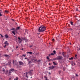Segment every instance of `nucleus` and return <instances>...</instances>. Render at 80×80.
<instances>
[{"label":"nucleus","instance_id":"7ed1b4c3","mask_svg":"<svg viewBox=\"0 0 80 80\" xmlns=\"http://www.w3.org/2000/svg\"><path fill=\"white\" fill-rule=\"evenodd\" d=\"M63 57L62 56H58L57 57V59L58 60H62Z\"/></svg>","mask_w":80,"mask_h":80},{"label":"nucleus","instance_id":"8fccbe9b","mask_svg":"<svg viewBox=\"0 0 80 80\" xmlns=\"http://www.w3.org/2000/svg\"><path fill=\"white\" fill-rule=\"evenodd\" d=\"M17 56H18V55H19V54H17V55H16Z\"/></svg>","mask_w":80,"mask_h":80},{"label":"nucleus","instance_id":"c756f323","mask_svg":"<svg viewBox=\"0 0 80 80\" xmlns=\"http://www.w3.org/2000/svg\"><path fill=\"white\" fill-rule=\"evenodd\" d=\"M69 60H73V57H72L71 58H69Z\"/></svg>","mask_w":80,"mask_h":80},{"label":"nucleus","instance_id":"de8ad7c7","mask_svg":"<svg viewBox=\"0 0 80 80\" xmlns=\"http://www.w3.org/2000/svg\"><path fill=\"white\" fill-rule=\"evenodd\" d=\"M47 76H45L44 77L45 78H47V77H46Z\"/></svg>","mask_w":80,"mask_h":80},{"label":"nucleus","instance_id":"2f4dec72","mask_svg":"<svg viewBox=\"0 0 80 80\" xmlns=\"http://www.w3.org/2000/svg\"><path fill=\"white\" fill-rule=\"evenodd\" d=\"M53 63L54 65H57V64L55 62H53Z\"/></svg>","mask_w":80,"mask_h":80},{"label":"nucleus","instance_id":"79ce46f5","mask_svg":"<svg viewBox=\"0 0 80 80\" xmlns=\"http://www.w3.org/2000/svg\"><path fill=\"white\" fill-rule=\"evenodd\" d=\"M0 35L1 36V37H2H2H3V36L2 34H1Z\"/></svg>","mask_w":80,"mask_h":80},{"label":"nucleus","instance_id":"ddd939ff","mask_svg":"<svg viewBox=\"0 0 80 80\" xmlns=\"http://www.w3.org/2000/svg\"><path fill=\"white\" fill-rule=\"evenodd\" d=\"M10 70H11V71H12V72H13V71L14 72H17V70H15L14 69L11 68L10 69Z\"/></svg>","mask_w":80,"mask_h":80},{"label":"nucleus","instance_id":"e433bc0d","mask_svg":"<svg viewBox=\"0 0 80 80\" xmlns=\"http://www.w3.org/2000/svg\"><path fill=\"white\" fill-rule=\"evenodd\" d=\"M32 47H33V45H30L29 46V47H30V48H32Z\"/></svg>","mask_w":80,"mask_h":80},{"label":"nucleus","instance_id":"603ef678","mask_svg":"<svg viewBox=\"0 0 80 80\" xmlns=\"http://www.w3.org/2000/svg\"><path fill=\"white\" fill-rule=\"evenodd\" d=\"M18 48V46H17L16 47V48Z\"/></svg>","mask_w":80,"mask_h":80},{"label":"nucleus","instance_id":"052dcab7","mask_svg":"<svg viewBox=\"0 0 80 80\" xmlns=\"http://www.w3.org/2000/svg\"><path fill=\"white\" fill-rule=\"evenodd\" d=\"M69 27L70 28L71 27L70 26V24H69Z\"/></svg>","mask_w":80,"mask_h":80},{"label":"nucleus","instance_id":"6ab92c4d","mask_svg":"<svg viewBox=\"0 0 80 80\" xmlns=\"http://www.w3.org/2000/svg\"><path fill=\"white\" fill-rule=\"evenodd\" d=\"M4 13H9V11L7 10H6L4 11Z\"/></svg>","mask_w":80,"mask_h":80},{"label":"nucleus","instance_id":"473e14b6","mask_svg":"<svg viewBox=\"0 0 80 80\" xmlns=\"http://www.w3.org/2000/svg\"><path fill=\"white\" fill-rule=\"evenodd\" d=\"M11 30H13L14 31H15V28H12L11 29Z\"/></svg>","mask_w":80,"mask_h":80},{"label":"nucleus","instance_id":"680f3d73","mask_svg":"<svg viewBox=\"0 0 80 80\" xmlns=\"http://www.w3.org/2000/svg\"><path fill=\"white\" fill-rule=\"evenodd\" d=\"M42 78H43V75L42 76Z\"/></svg>","mask_w":80,"mask_h":80},{"label":"nucleus","instance_id":"ea45409f","mask_svg":"<svg viewBox=\"0 0 80 80\" xmlns=\"http://www.w3.org/2000/svg\"><path fill=\"white\" fill-rule=\"evenodd\" d=\"M51 55H54V54L53 53H51Z\"/></svg>","mask_w":80,"mask_h":80},{"label":"nucleus","instance_id":"c03bdc74","mask_svg":"<svg viewBox=\"0 0 80 80\" xmlns=\"http://www.w3.org/2000/svg\"><path fill=\"white\" fill-rule=\"evenodd\" d=\"M52 40V41H53L54 42H55V39H53Z\"/></svg>","mask_w":80,"mask_h":80},{"label":"nucleus","instance_id":"13d9d810","mask_svg":"<svg viewBox=\"0 0 80 80\" xmlns=\"http://www.w3.org/2000/svg\"><path fill=\"white\" fill-rule=\"evenodd\" d=\"M51 65V63H49V65Z\"/></svg>","mask_w":80,"mask_h":80},{"label":"nucleus","instance_id":"c85d7f7f","mask_svg":"<svg viewBox=\"0 0 80 80\" xmlns=\"http://www.w3.org/2000/svg\"><path fill=\"white\" fill-rule=\"evenodd\" d=\"M53 52L54 53V55H55V54H56V51L55 50L53 51Z\"/></svg>","mask_w":80,"mask_h":80},{"label":"nucleus","instance_id":"f03ea898","mask_svg":"<svg viewBox=\"0 0 80 80\" xmlns=\"http://www.w3.org/2000/svg\"><path fill=\"white\" fill-rule=\"evenodd\" d=\"M18 40H17V38H16V42H19V43H22V40L21 39V38H20V37H18Z\"/></svg>","mask_w":80,"mask_h":80},{"label":"nucleus","instance_id":"49530a36","mask_svg":"<svg viewBox=\"0 0 80 80\" xmlns=\"http://www.w3.org/2000/svg\"><path fill=\"white\" fill-rule=\"evenodd\" d=\"M9 65V66H11V63H9L8 64Z\"/></svg>","mask_w":80,"mask_h":80},{"label":"nucleus","instance_id":"f8f14e48","mask_svg":"<svg viewBox=\"0 0 80 80\" xmlns=\"http://www.w3.org/2000/svg\"><path fill=\"white\" fill-rule=\"evenodd\" d=\"M46 58L47 60H49L48 61H47V62H50V61H51V59H50V58H49V57L47 56Z\"/></svg>","mask_w":80,"mask_h":80},{"label":"nucleus","instance_id":"bb28decb","mask_svg":"<svg viewBox=\"0 0 80 80\" xmlns=\"http://www.w3.org/2000/svg\"><path fill=\"white\" fill-rule=\"evenodd\" d=\"M11 71L10 70L9 71V73H8L9 75H10V73H12V72H11Z\"/></svg>","mask_w":80,"mask_h":80},{"label":"nucleus","instance_id":"58836bf2","mask_svg":"<svg viewBox=\"0 0 80 80\" xmlns=\"http://www.w3.org/2000/svg\"><path fill=\"white\" fill-rule=\"evenodd\" d=\"M27 32H28V30H27V29H26V30H25V32L26 33H27Z\"/></svg>","mask_w":80,"mask_h":80},{"label":"nucleus","instance_id":"5fc2aeb1","mask_svg":"<svg viewBox=\"0 0 80 80\" xmlns=\"http://www.w3.org/2000/svg\"><path fill=\"white\" fill-rule=\"evenodd\" d=\"M78 51L80 50V48H78Z\"/></svg>","mask_w":80,"mask_h":80},{"label":"nucleus","instance_id":"2eb2a0df","mask_svg":"<svg viewBox=\"0 0 80 80\" xmlns=\"http://www.w3.org/2000/svg\"><path fill=\"white\" fill-rule=\"evenodd\" d=\"M5 37L6 38H8L9 37H8V36L7 35V34H6L5 35Z\"/></svg>","mask_w":80,"mask_h":80},{"label":"nucleus","instance_id":"a19ab883","mask_svg":"<svg viewBox=\"0 0 80 80\" xmlns=\"http://www.w3.org/2000/svg\"><path fill=\"white\" fill-rule=\"evenodd\" d=\"M76 11H78V8H76Z\"/></svg>","mask_w":80,"mask_h":80},{"label":"nucleus","instance_id":"39448f33","mask_svg":"<svg viewBox=\"0 0 80 80\" xmlns=\"http://www.w3.org/2000/svg\"><path fill=\"white\" fill-rule=\"evenodd\" d=\"M12 63L13 64H14V65H18V62L16 61H14V60H13Z\"/></svg>","mask_w":80,"mask_h":80},{"label":"nucleus","instance_id":"09e8293b","mask_svg":"<svg viewBox=\"0 0 80 80\" xmlns=\"http://www.w3.org/2000/svg\"><path fill=\"white\" fill-rule=\"evenodd\" d=\"M17 68H19V66H18V65H17Z\"/></svg>","mask_w":80,"mask_h":80},{"label":"nucleus","instance_id":"7c9ffc66","mask_svg":"<svg viewBox=\"0 0 80 80\" xmlns=\"http://www.w3.org/2000/svg\"><path fill=\"white\" fill-rule=\"evenodd\" d=\"M59 74H60L62 73V71H59L58 72Z\"/></svg>","mask_w":80,"mask_h":80},{"label":"nucleus","instance_id":"a211bd4d","mask_svg":"<svg viewBox=\"0 0 80 80\" xmlns=\"http://www.w3.org/2000/svg\"><path fill=\"white\" fill-rule=\"evenodd\" d=\"M20 27H18L16 30H20Z\"/></svg>","mask_w":80,"mask_h":80},{"label":"nucleus","instance_id":"6e6552de","mask_svg":"<svg viewBox=\"0 0 80 80\" xmlns=\"http://www.w3.org/2000/svg\"><path fill=\"white\" fill-rule=\"evenodd\" d=\"M30 63H32V62H31V61L29 62V68H32V67H33V65H34V64H32L31 65V64Z\"/></svg>","mask_w":80,"mask_h":80},{"label":"nucleus","instance_id":"4468645a","mask_svg":"<svg viewBox=\"0 0 80 80\" xmlns=\"http://www.w3.org/2000/svg\"><path fill=\"white\" fill-rule=\"evenodd\" d=\"M27 53H29L30 55H32V54H33V52H27Z\"/></svg>","mask_w":80,"mask_h":80},{"label":"nucleus","instance_id":"c9c22d12","mask_svg":"<svg viewBox=\"0 0 80 80\" xmlns=\"http://www.w3.org/2000/svg\"><path fill=\"white\" fill-rule=\"evenodd\" d=\"M52 60H57V57L56 58L52 59Z\"/></svg>","mask_w":80,"mask_h":80},{"label":"nucleus","instance_id":"9b49d317","mask_svg":"<svg viewBox=\"0 0 80 80\" xmlns=\"http://www.w3.org/2000/svg\"><path fill=\"white\" fill-rule=\"evenodd\" d=\"M66 54V53H65L63 52H62V55L64 57H66V55H65Z\"/></svg>","mask_w":80,"mask_h":80},{"label":"nucleus","instance_id":"e2e57ef3","mask_svg":"<svg viewBox=\"0 0 80 80\" xmlns=\"http://www.w3.org/2000/svg\"><path fill=\"white\" fill-rule=\"evenodd\" d=\"M59 54H61V52H59Z\"/></svg>","mask_w":80,"mask_h":80},{"label":"nucleus","instance_id":"4be33fe9","mask_svg":"<svg viewBox=\"0 0 80 80\" xmlns=\"http://www.w3.org/2000/svg\"><path fill=\"white\" fill-rule=\"evenodd\" d=\"M8 70H7L5 72V75H7V74H8Z\"/></svg>","mask_w":80,"mask_h":80},{"label":"nucleus","instance_id":"37998d69","mask_svg":"<svg viewBox=\"0 0 80 80\" xmlns=\"http://www.w3.org/2000/svg\"><path fill=\"white\" fill-rule=\"evenodd\" d=\"M75 75L76 77H78V75H77V73H75Z\"/></svg>","mask_w":80,"mask_h":80},{"label":"nucleus","instance_id":"412c9836","mask_svg":"<svg viewBox=\"0 0 80 80\" xmlns=\"http://www.w3.org/2000/svg\"><path fill=\"white\" fill-rule=\"evenodd\" d=\"M70 24H71V25H74L73 22H72V21L70 22Z\"/></svg>","mask_w":80,"mask_h":80},{"label":"nucleus","instance_id":"f704fd0d","mask_svg":"<svg viewBox=\"0 0 80 80\" xmlns=\"http://www.w3.org/2000/svg\"><path fill=\"white\" fill-rule=\"evenodd\" d=\"M1 13H2V12H0V17H2V14Z\"/></svg>","mask_w":80,"mask_h":80},{"label":"nucleus","instance_id":"423d86ee","mask_svg":"<svg viewBox=\"0 0 80 80\" xmlns=\"http://www.w3.org/2000/svg\"><path fill=\"white\" fill-rule=\"evenodd\" d=\"M33 70L32 69L30 70L28 72V73H29V74H30V75H32V73H33Z\"/></svg>","mask_w":80,"mask_h":80},{"label":"nucleus","instance_id":"6e6d98bb","mask_svg":"<svg viewBox=\"0 0 80 80\" xmlns=\"http://www.w3.org/2000/svg\"><path fill=\"white\" fill-rule=\"evenodd\" d=\"M46 80H48V79H47V78H45Z\"/></svg>","mask_w":80,"mask_h":80},{"label":"nucleus","instance_id":"4d7b16f0","mask_svg":"<svg viewBox=\"0 0 80 80\" xmlns=\"http://www.w3.org/2000/svg\"><path fill=\"white\" fill-rule=\"evenodd\" d=\"M22 50H23V48H22V49H21Z\"/></svg>","mask_w":80,"mask_h":80},{"label":"nucleus","instance_id":"b1692460","mask_svg":"<svg viewBox=\"0 0 80 80\" xmlns=\"http://www.w3.org/2000/svg\"><path fill=\"white\" fill-rule=\"evenodd\" d=\"M4 44H5V45H6V44H8V42L7 41H5V42H4Z\"/></svg>","mask_w":80,"mask_h":80},{"label":"nucleus","instance_id":"aec40b11","mask_svg":"<svg viewBox=\"0 0 80 80\" xmlns=\"http://www.w3.org/2000/svg\"><path fill=\"white\" fill-rule=\"evenodd\" d=\"M2 71L4 72V73H5V70L4 69V68H2Z\"/></svg>","mask_w":80,"mask_h":80},{"label":"nucleus","instance_id":"f3484780","mask_svg":"<svg viewBox=\"0 0 80 80\" xmlns=\"http://www.w3.org/2000/svg\"><path fill=\"white\" fill-rule=\"evenodd\" d=\"M74 58L75 60H77V59H78V58H77V55H75V58Z\"/></svg>","mask_w":80,"mask_h":80},{"label":"nucleus","instance_id":"20e7f679","mask_svg":"<svg viewBox=\"0 0 80 80\" xmlns=\"http://www.w3.org/2000/svg\"><path fill=\"white\" fill-rule=\"evenodd\" d=\"M31 61L32 62H35V61H37V62H40V63H41V60H40V59L38 61H37V60L36 59H31Z\"/></svg>","mask_w":80,"mask_h":80},{"label":"nucleus","instance_id":"bf43d9fd","mask_svg":"<svg viewBox=\"0 0 80 80\" xmlns=\"http://www.w3.org/2000/svg\"><path fill=\"white\" fill-rule=\"evenodd\" d=\"M48 74H50V75H51V73H50V72H48Z\"/></svg>","mask_w":80,"mask_h":80},{"label":"nucleus","instance_id":"9d476101","mask_svg":"<svg viewBox=\"0 0 80 80\" xmlns=\"http://www.w3.org/2000/svg\"><path fill=\"white\" fill-rule=\"evenodd\" d=\"M55 67L53 66H50L49 67V68H50L49 70H50V69H53L54 68H55Z\"/></svg>","mask_w":80,"mask_h":80},{"label":"nucleus","instance_id":"3c124183","mask_svg":"<svg viewBox=\"0 0 80 80\" xmlns=\"http://www.w3.org/2000/svg\"><path fill=\"white\" fill-rule=\"evenodd\" d=\"M51 54H49L48 56L49 57H50L51 56Z\"/></svg>","mask_w":80,"mask_h":80},{"label":"nucleus","instance_id":"dca6fc26","mask_svg":"<svg viewBox=\"0 0 80 80\" xmlns=\"http://www.w3.org/2000/svg\"><path fill=\"white\" fill-rule=\"evenodd\" d=\"M23 40H27V38L25 37H24L23 38H22Z\"/></svg>","mask_w":80,"mask_h":80},{"label":"nucleus","instance_id":"a878e982","mask_svg":"<svg viewBox=\"0 0 80 80\" xmlns=\"http://www.w3.org/2000/svg\"><path fill=\"white\" fill-rule=\"evenodd\" d=\"M18 77H17L16 78L14 79V80H18Z\"/></svg>","mask_w":80,"mask_h":80},{"label":"nucleus","instance_id":"4c0bfd02","mask_svg":"<svg viewBox=\"0 0 80 80\" xmlns=\"http://www.w3.org/2000/svg\"><path fill=\"white\" fill-rule=\"evenodd\" d=\"M6 47H7V44H6L4 45V48H6Z\"/></svg>","mask_w":80,"mask_h":80},{"label":"nucleus","instance_id":"864d4df0","mask_svg":"<svg viewBox=\"0 0 80 80\" xmlns=\"http://www.w3.org/2000/svg\"><path fill=\"white\" fill-rule=\"evenodd\" d=\"M7 45L8 46V45H9V43H8V44H7Z\"/></svg>","mask_w":80,"mask_h":80},{"label":"nucleus","instance_id":"69168bd1","mask_svg":"<svg viewBox=\"0 0 80 80\" xmlns=\"http://www.w3.org/2000/svg\"><path fill=\"white\" fill-rule=\"evenodd\" d=\"M25 59H27V58H25Z\"/></svg>","mask_w":80,"mask_h":80},{"label":"nucleus","instance_id":"338daca9","mask_svg":"<svg viewBox=\"0 0 80 80\" xmlns=\"http://www.w3.org/2000/svg\"><path fill=\"white\" fill-rule=\"evenodd\" d=\"M74 65H75V63H74Z\"/></svg>","mask_w":80,"mask_h":80},{"label":"nucleus","instance_id":"0e129e2a","mask_svg":"<svg viewBox=\"0 0 80 80\" xmlns=\"http://www.w3.org/2000/svg\"><path fill=\"white\" fill-rule=\"evenodd\" d=\"M49 44L50 45H51L50 44V42H49Z\"/></svg>","mask_w":80,"mask_h":80},{"label":"nucleus","instance_id":"cd10ccee","mask_svg":"<svg viewBox=\"0 0 80 80\" xmlns=\"http://www.w3.org/2000/svg\"><path fill=\"white\" fill-rule=\"evenodd\" d=\"M22 57H26V54H23L22 55Z\"/></svg>","mask_w":80,"mask_h":80},{"label":"nucleus","instance_id":"a18cd8bd","mask_svg":"<svg viewBox=\"0 0 80 80\" xmlns=\"http://www.w3.org/2000/svg\"><path fill=\"white\" fill-rule=\"evenodd\" d=\"M11 20H12V21H13V22H14L15 21V20L13 19H12Z\"/></svg>","mask_w":80,"mask_h":80},{"label":"nucleus","instance_id":"f257e3e1","mask_svg":"<svg viewBox=\"0 0 80 80\" xmlns=\"http://www.w3.org/2000/svg\"><path fill=\"white\" fill-rule=\"evenodd\" d=\"M46 30V27L42 25L39 27L38 29L39 32H45Z\"/></svg>","mask_w":80,"mask_h":80},{"label":"nucleus","instance_id":"0eeeda50","mask_svg":"<svg viewBox=\"0 0 80 80\" xmlns=\"http://www.w3.org/2000/svg\"><path fill=\"white\" fill-rule=\"evenodd\" d=\"M17 30H16H16H15L14 31H12V33H13V34H14V35H15V33H17H17H18V31H17Z\"/></svg>","mask_w":80,"mask_h":80},{"label":"nucleus","instance_id":"774afa93","mask_svg":"<svg viewBox=\"0 0 80 80\" xmlns=\"http://www.w3.org/2000/svg\"><path fill=\"white\" fill-rule=\"evenodd\" d=\"M36 55H38V53H37Z\"/></svg>","mask_w":80,"mask_h":80},{"label":"nucleus","instance_id":"1a4fd4ad","mask_svg":"<svg viewBox=\"0 0 80 80\" xmlns=\"http://www.w3.org/2000/svg\"><path fill=\"white\" fill-rule=\"evenodd\" d=\"M18 63L19 65H23V62L21 61L18 62Z\"/></svg>","mask_w":80,"mask_h":80},{"label":"nucleus","instance_id":"393cba45","mask_svg":"<svg viewBox=\"0 0 80 80\" xmlns=\"http://www.w3.org/2000/svg\"><path fill=\"white\" fill-rule=\"evenodd\" d=\"M4 56H5V57H9V55H7V54L4 55Z\"/></svg>","mask_w":80,"mask_h":80},{"label":"nucleus","instance_id":"5701e85b","mask_svg":"<svg viewBox=\"0 0 80 80\" xmlns=\"http://www.w3.org/2000/svg\"><path fill=\"white\" fill-rule=\"evenodd\" d=\"M28 72H26V77H27V78H28Z\"/></svg>","mask_w":80,"mask_h":80},{"label":"nucleus","instance_id":"72a5a7b5","mask_svg":"<svg viewBox=\"0 0 80 80\" xmlns=\"http://www.w3.org/2000/svg\"><path fill=\"white\" fill-rule=\"evenodd\" d=\"M65 69H66V68H63V71H65Z\"/></svg>","mask_w":80,"mask_h":80}]
</instances>
